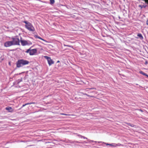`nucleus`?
Masks as SVG:
<instances>
[{"instance_id": "obj_11", "label": "nucleus", "mask_w": 148, "mask_h": 148, "mask_svg": "<svg viewBox=\"0 0 148 148\" xmlns=\"http://www.w3.org/2000/svg\"><path fill=\"white\" fill-rule=\"evenodd\" d=\"M147 5H138V7H140V9H142V8H145L146 6H147Z\"/></svg>"}, {"instance_id": "obj_27", "label": "nucleus", "mask_w": 148, "mask_h": 148, "mask_svg": "<svg viewBox=\"0 0 148 148\" xmlns=\"http://www.w3.org/2000/svg\"><path fill=\"white\" fill-rule=\"evenodd\" d=\"M9 64L10 65V62H9Z\"/></svg>"}, {"instance_id": "obj_24", "label": "nucleus", "mask_w": 148, "mask_h": 148, "mask_svg": "<svg viewBox=\"0 0 148 148\" xmlns=\"http://www.w3.org/2000/svg\"><path fill=\"white\" fill-rule=\"evenodd\" d=\"M87 96H88V97H90V95H88Z\"/></svg>"}, {"instance_id": "obj_13", "label": "nucleus", "mask_w": 148, "mask_h": 148, "mask_svg": "<svg viewBox=\"0 0 148 148\" xmlns=\"http://www.w3.org/2000/svg\"><path fill=\"white\" fill-rule=\"evenodd\" d=\"M60 114L61 115H66V116H71V115L75 116V115H71L70 114H64V113H61V114Z\"/></svg>"}, {"instance_id": "obj_6", "label": "nucleus", "mask_w": 148, "mask_h": 148, "mask_svg": "<svg viewBox=\"0 0 148 148\" xmlns=\"http://www.w3.org/2000/svg\"><path fill=\"white\" fill-rule=\"evenodd\" d=\"M12 45H14L12 41H8L4 43V46L6 47H10Z\"/></svg>"}, {"instance_id": "obj_5", "label": "nucleus", "mask_w": 148, "mask_h": 148, "mask_svg": "<svg viewBox=\"0 0 148 148\" xmlns=\"http://www.w3.org/2000/svg\"><path fill=\"white\" fill-rule=\"evenodd\" d=\"M44 57L47 59L48 64L49 66L51 65L54 63V61L51 59L50 57L46 56H45Z\"/></svg>"}, {"instance_id": "obj_17", "label": "nucleus", "mask_w": 148, "mask_h": 148, "mask_svg": "<svg viewBox=\"0 0 148 148\" xmlns=\"http://www.w3.org/2000/svg\"><path fill=\"white\" fill-rule=\"evenodd\" d=\"M105 144L106 145H110V144H109L108 143H105Z\"/></svg>"}, {"instance_id": "obj_18", "label": "nucleus", "mask_w": 148, "mask_h": 148, "mask_svg": "<svg viewBox=\"0 0 148 148\" xmlns=\"http://www.w3.org/2000/svg\"><path fill=\"white\" fill-rule=\"evenodd\" d=\"M82 94L84 95H86V96H87V95L88 94H87L86 93H82Z\"/></svg>"}, {"instance_id": "obj_4", "label": "nucleus", "mask_w": 148, "mask_h": 148, "mask_svg": "<svg viewBox=\"0 0 148 148\" xmlns=\"http://www.w3.org/2000/svg\"><path fill=\"white\" fill-rule=\"evenodd\" d=\"M37 50L36 49H30V48L27 49L26 51V53H29L30 55H33L37 52Z\"/></svg>"}, {"instance_id": "obj_12", "label": "nucleus", "mask_w": 148, "mask_h": 148, "mask_svg": "<svg viewBox=\"0 0 148 148\" xmlns=\"http://www.w3.org/2000/svg\"><path fill=\"white\" fill-rule=\"evenodd\" d=\"M137 36L141 39H143V37L141 34H138Z\"/></svg>"}, {"instance_id": "obj_16", "label": "nucleus", "mask_w": 148, "mask_h": 148, "mask_svg": "<svg viewBox=\"0 0 148 148\" xmlns=\"http://www.w3.org/2000/svg\"><path fill=\"white\" fill-rule=\"evenodd\" d=\"M64 46H66V47H70L73 48V46H72L69 45H64Z\"/></svg>"}, {"instance_id": "obj_8", "label": "nucleus", "mask_w": 148, "mask_h": 148, "mask_svg": "<svg viewBox=\"0 0 148 148\" xmlns=\"http://www.w3.org/2000/svg\"><path fill=\"white\" fill-rule=\"evenodd\" d=\"M5 109L7 110H8V111L10 112H13V110H12V108L10 107H6L5 108Z\"/></svg>"}, {"instance_id": "obj_25", "label": "nucleus", "mask_w": 148, "mask_h": 148, "mask_svg": "<svg viewBox=\"0 0 148 148\" xmlns=\"http://www.w3.org/2000/svg\"><path fill=\"white\" fill-rule=\"evenodd\" d=\"M145 76H146L148 77V75L147 74H146V75H145Z\"/></svg>"}, {"instance_id": "obj_28", "label": "nucleus", "mask_w": 148, "mask_h": 148, "mask_svg": "<svg viewBox=\"0 0 148 148\" xmlns=\"http://www.w3.org/2000/svg\"><path fill=\"white\" fill-rule=\"evenodd\" d=\"M80 135H78V136L80 137Z\"/></svg>"}, {"instance_id": "obj_21", "label": "nucleus", "mask_w": 148, "mask_h": 148, "mask_svg": "<svg viewBox=\"0 0 148 148\" xmlns=\"http://www.w3.org/2000/svg\"><path fill=\"white\" fill-rule=\"evenodd\" d=\"M82 138H83L84 139H85V138L87 139V138L85 137L84 136H83Z\"/></svg>"}, {"instance_id": "obj_7", "label": "nucleus", "mask_w": 148, "mask_h": 148, "mask_svg": "<svg viewBox=\"0 0 148 148\" xmlns=\"http://www.w3.org/2000/svg\"><path fill=\"white\" fill-rule=\"evenodd\" d=\"M20 41L22 46H25L28 44V42L27 41L22 39V38H21Z\"/></svg>"}, {"instance_id": "obj_10", "label": "nucleus", "mask_w": 148, "mask_h": 148, "mask_svg": "<svg viewBox=\"0 0 148 148\" xmlns=\"http://www.w3.org/2000/svg\"><path fill=\"white\" fill-rule=\"evenodd\" d=\"M35 37L36 38H38L39 39L42 40L43 41H44L46 42H49L48 41H47L46 40L42 39V38H41L40 37L38 36H35Z\"/></svg>"}, {"instance_id": "obj_20", "label": "nucleus", "mask_w": 148, "mask_h": 148, "mask_svg": "<svg viewBox=\"0 0 148 148\" xmlns=\"http://www.w3.org/2000/svg\"><path fill=\"white\" fill-rule=\"evenodd\" d=\"M90 97H94L93 96H90Z\"/></svg>"}, {"instance_id": "obj_19", "label": "nucleus", "mask_w": 148, "mask_h": 148, "mask_svg": "<svg viewBox=\"0 0 148 148\" xmlns=\"http://www.w3.org/2000/svg\"><path fill=\"white\" fill-rule=\"evenodd\" d=\"M90 90H91V89H96L95 88H88Z\"/></svg>"}, {"instance_id": "obj_23", "label": "nucleus", "mask_w": 148, "mask_h": 148, "mask_svg": "<svg viewBox=\"0 0 148 148\" xmlns=\"http://www.w3.org/2000/svg\"><path fill=\"white\" fill-rule=\"evenodd\" d=\"M110 146H114L112 145V144H110Z\"/></svg>"}, {"instance_id": "obj_3", "label": "nucleus", "mask_w": 148, "mask_h": 148, "mask_svg": "<svg viewBox=\"0 0 148 148\" xmlns=\"http://www.w3.org/2000/svg\"><path fill=\"white\" fill-rule=\"evenodd\" d=\"M12 42L14 44V45H20V40L18 38H12Z\"/></svg>"}, {"instance_id": "obj_2", "label": "nucleus", "mask_w": 148, "mask_h": 148, "mask_svg": "<svg viewBox=\"0 0 148 148\" xmlns=\"http://www.w3.org/2000/svg\"><path fill=\"white\" fill-rule=\"evenodd\" d=\"M23 22L26 24L25 25L26 28L29 31L34 32L35 31L34 28L31 23L28 22L26 21H24Z\"/></svg>"}, {"instance_id": "obj_22", "label": "nucleus", "mask_w": 148, "mask_h": 148, "mask_svg": "<svg viewBox=\"0 0 148 148\" xmlns=\"http://www.w3.org/2000/svg\"><path fill=\"white\" fill-rule=\"evenodd\" d=\"M80 137H81V138H82L83 136H82V135H80Z\"/></svg>"}, {"instance_id": "obj_26", "label": "nucleus", "mask_w": 148, "mask_h": 148, "mask_svg": "<svg viewBox=\"0 0 148 148\" xmlns=\"http://www.w3.org/2000/svg\"><path fill=\"white\" fill-rule=\"evenodd\" d=\"M60 62V61L59 60H58V61H57V63H59Z\"/></svg>"}, {"instance_id": "obj_9", "label": "nucleus", "mask_w": 148, "mask_h": 148, "mask_svg": "<svg viewBox=\"0 0 148 148\" xmlns=\"http://www.w3.org/2000/svg\"><path fill=\"white\" fill-rule=\"evenodd\" d=\"M35 103L33 102H32L28 103H25V104H24L21 107V108H22L23 107L25 106L26 105H30V104H35Z\"/></svg>"}, {"instance_id": "obj_1", "label": "nucleus", "mask_w": 148, "mask_h": 148, "mask_svg": "<svg viewBox=\"0 0 148 148\" xmlns=\"http://www.w3.org/2000/svg\"><path fill=\"white\" fill-rule=\"evenodd\" d=\"M29 62L27 60L24 59H20L18 60L16 62V66L17 68H20L23 66L28 64Z\"/></svg>"}, {"instance_id": "obj_15", "label": "nucleus", "mask_w": 148, "mask_h": 148, "mask_svg": "<svg viewBox=\"0 0 148 148\" xmlns=\"http://www.w3.org/2000/svg\"><path fill=\"white\" fill-rule=\"evenodd\" d=\"M50 1V3L51 4H53L55 2L54 0H49Z\"/></svg>"}, {"instance_id": "obj_14", "label": "nucleus", "mask_w": 148, "mask_h": 148, "mask_svg": "<svg viewBox=\"0 0 148 148\" xmlns=\"http://www.w3.org/2000/svg\"><path fill=\"white\" fill-rule=\"evenodd\" d=\"M139 73L141 74H142L143 75H144L145 76V75H146V74L145 73H144V72H143V71H139Z\"/></svg>"}]
</instances>
